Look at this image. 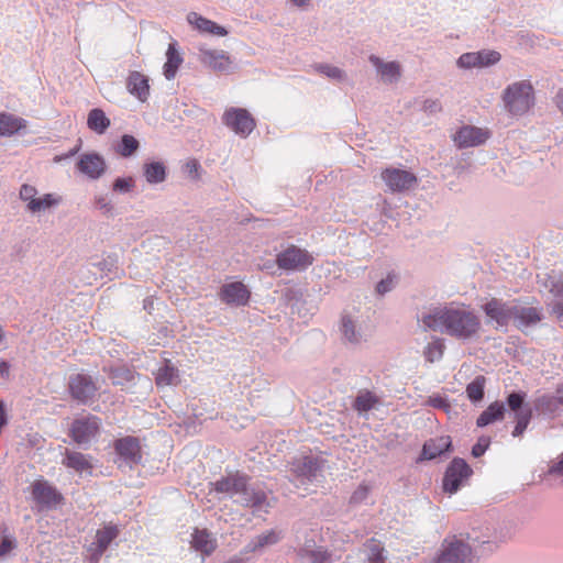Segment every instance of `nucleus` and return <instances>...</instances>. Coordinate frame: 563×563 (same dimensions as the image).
<instances>
[{
    "label": "nucleus",
    "mask_w": 563,
    "mask_h": 563,
    "mask_svg": "<svg viewBox=\"0 0 563 563\" xmlns=\"http://www.w3.org/2000/svg\"><path fill=\"white\" fill-rule=\"evenodd\" d=\"M427 329L440 331L456 339L466 340L475 335L481 327L478 317L464 305L450 303L437 307L421 319Z\"/></svg>",
    "instance_id": "1"
},
{
    "label": "nucleus",
    "mask_w": 563,
    "mask_h": 563,
    "mask_svg": "<svg viewBox=\"0 0 563 563\" xmlns=\"http://www.w3.org/2000/svg\"><path fill=\"white\" fill-rule=\"evenodd\" d=\"M505 108L514 115H521L533 104V87L527 81H518L508 86L503 95Z\"/></svg>",
    "instance_id": "2"
},
{
    "label": "nucleus",
    "mask_w": 563,
    "mask_h": 563,
    "mask_svg": "<svg viewBox=\"0 0 563 563\" xmlns=\"http://www.w3.org/2000/svg\"><path fill=\"white\" fill-rule=\"evenodd\" d=\"M473 559L472 548L456 536L443 540L441 549L434 559V563H471Z\"/></svg>",
    "instance_id": "3"
},
{
    "label": "nucleus",
    "mask_w": 563,
    "mask_h": 563,
    "mask_svg": "<svg viewBox=\"0 0 563 563\" xmlns=\"http://www.w3.org/2000/svg\"><path fill=\"white\" fill-rule=\"evenodd\" d=\"M313 263V256L305 249L290 245L276 257V264L284 271H305Z\"/></svg>",
    "instance_id": "4"
},
{
    "label": "nucleus",
    "mask_w": 563,
    "mask_h": 563,
    "mask_svg": "<svg viewBox=\"0 0 563 563\" xmlns=\"http://www.w3.org/2000/svg\"><path fill=\"white\" fill-rule=\"evenodd\" d=\"M120 529L108 523L96 532L95 541L86 549V558L90 563H98L111 542L118 538Z\"/></svg>",
    "instance_id": "5"
},
{
    "label": "nucleus",
    "mask_w": 563,
    "mask_h": 563,
    "mask_svg": "<svg viewBox=\"0 0 563 563\" xmlns=\"http://www.w3.org/2000/svg\"><path fill=\"white\" fill-rule=\"evenodd\" d=\"M471 475L472 468L470 465L463 459H454L445 471L443 490L449 494L456 493Z\"/></svg>",
    "instance_id": "6"
},
{
    "label": "nucleus",
    "mask_w": 563,
    "mask_h": 563,
    "mask_svg": "<svg viewBox=\"0 0 563 563\" xmlns=\"http://www.w3.org/2000/svg\"><path fill=\"white\" fill-rule=\"evenodd\" d=\"M223 123L241 136H247L255 129V120L242 108H230L222 117Z\"/></svg>",
    "instance_id": "7"
},
{
    "label": "nucleus",
    "mask_w": 563,
    "mask_h": 563,
    "mask_svg": "<svg viewBox=\"0 0 563 563\" xmlns=\"http://www.w3.org/2000/svg\"><path fill=\"white\" fill-rule=\"evenodd\" d=\"M382 179L393 192L410 190L418 183V178L413 173L395 167L383 169Z\"/></svg>",
    "instance_id": "8"
},
{
    "label": "nucleus",
    "mask_w": 563,
    "mask_h": 563,
    "mask_svg": "<svg viewBox=\"0 0 563 563\" xmlns=\"http://www.w3.org/2000/svg\"><path fill=\"white\" fill-rule=\"evenodd\" d=\"M100 423V419L96 416L76 419L69 434L77 444L87 443L99 432Z\"/></svg>",
    "instance_id": "9"
},
{
    "label": "nucleus",
    "mask_w": 563,
    "mask_h": 563,
    "mask_svg": "<svg viewBox=\"0 0 563 563\" xmlns=\"http://www.w3.org/2000/svg\"><path fill=\"white\" fill-rule=\"evenodd\" d=\"M76 167L79 173L90 179L100 178L107 168L104 158L97 153L81 154L77 161Z\"/></svg>",
    "instance_id": "10"
},
{
    "label": "nucleus",
    "mask_w": 563,
    "mask_h": 563,
    "mask_svg": "<svg viewBox=\"0 0 563 563\" xmlns=\"http://www.w3.org/2000/svg\"><path fill=\"white\" fill-rule=\"evenodd\" d=\"M489 136L490 132L487 129L465 125L456 132L454 142L459 147H472L485 143Z\"/></svg>",
    "instance_id": "11"
},
{
    "label": "nucleus",
    "mask_w": 563,
    "mask_h": 563,
    "mask_svg": "<svg viewBox=\"0 0 563 563\" xmlns=\"http://www.w3.org/2000/svg\"><path fill=\"white\" fill-rule=\"evenodd\" d=\"M34 500L44 507H55L63 501V496L55 487L45 481H35L32 484Z\"/></svg>",
    "instance_id": "12"
},
{
    "label": "nucleus",
    "mask_w": 563,
    "mask_h": 563,
    "mask_svg": "<svg viewBox=\"0 0 563 563\" xmlns=\"http://www.w3.org/2000/svg\"><path fill=\"white\" fill-rule=\"evenodd\" d=\"M68 385L71 397L80 402H86L97 390L93 380L86 374L71 376Z\"/></svg>",
    "instance_id": "13"
},
{
    "label": "nucleus",
    "mask_w": 563,
    "mask_h": 563,
    "mask_svg": "<svg viewBox=\"0 0 563 563\" xmlns=\"http://www.w3.org/2000/svg\"><path fill=\"white\" fill-rule=\"evenodd\" d=\"M220 299L227 305L245 306L251 297L247 287L241 282H233L222 286Z\"/></svg>",
    "instance_id": "14"
},
{
    "label": "nucleus",
    "mask_w": 563,
    "mask_h": 563,
    "mask_svg": "<svg viewBox=\"0 0 563 563\" xmlns=\"http://www.w3.org/2000/svg\"><path fill=\"white\" fill-rule=\"evenodd\" d=\"M199 59L205 66L220 73L229 71L233 65L231 56L224 51L201 48Z\"/></svg>",
    "instance_id": "15"
},
{
    "label": "nucleus",
    "mask_w": 563,
    "mask_h": 563,
    "mask_svg": "<svg viewBox=\"0 0 563 563\" xmlns=\"http://www.w3.org/2000/svg\"><path fill=\"white\" fill-rule=\"evenodd\" d=\"M247 482L249 477L246 475L236 472L220 478L212 485L217 493L234 495L246 493Z\"/></svg>",
    "instance_id": "16"
},
{
    "label": "nucleus",
    "mask_w": 563,
    "mask_h": 563,
    "mask_svg": "<svg viewBox=\"0 0 563 563\" xmlns=\"http://www.w3.org/2000/svg\"><path fill=\"white\" fill-rule=\"evenodd\" d=\"M483 310L485 314L498 325H507L514 314V306H509L497 298H492L486 302Z\"/></svg>",
    "instance_id": "17"
},
{
    "label": "nucleus",
    "mask_w": 563,
    "mask_h": 563,
    "mask_svg": "<svg viewBox=\"0 0 563 563\" xmlns=\"http://www.w3.org/2000/svg\"><path fill=\"white\" fill-rule=\"evenodd\" d=\"M126 89L141 102H145L150 97L148 78L140 71H130L126 78Z\"/></svg>",
    "instance_id": "18"
},
{
    "label": "nucleus",
    "mask_w": 563,
    "mask_h": 563,
    "mask_svg": "<svg viewBox=\"0 0 563 563\" xmlns=\"http://www.w3.org/2000/svg\"><path fill=\"white\" fill-rule=\"evenodd\" d=\"M114 449L121 457L130 462L136 463L142 457L140 442L133 437H124L117 440Z\"/></svg>",
    "instance_id": "19"
},
{
    "label": "nucleus",
    "mask_w": 563,
    "mask_h": 563,
    "mask_svg": "<svg viewBox=\"0 0 563 563\" xmlns=\"http://www.w3.org/2000/svg\"><path fill=\"white\" fill-rule=\"evenodd\" d=\"M187 21L200 33H207L217 36H225L228 34V31L223 26L207 18H203L197 12L188 13Z\"/></svg>",
    "instance_id": "20"
},
{
    "label": "nucleus",
    "mask_w": 563,
    "mask_h": 563,
    "mask_svg": "<svg viewBox=\"0 0 563 563\" xmlns=\"http://www.w3.org/2000/svg\"><path fill=\"white\" fill-rule=\"evenodd\" d=\"M516 325L519 329H523L530 325H534L541 321L540 310L534 307H516L514 306V314Z\"/></svg>",
    "instance_id": "21"
},
{
    "label": "nucleus",
    "mask_w": 563,
    "mask_h": 563,
    "mask_svg": "<svg viewBox=\"0 0 563 563\" xmlns=\"http://www.w3.org/2000/svg\"><path fill=\"white\" fill-rule=\"evenodd\" d=\"M191 545L203 555H210L217 548V541L206 529H195L191 536Z\"/></svg>",
    "instance_id": "22"
},
{
    "label": "nucleus",
    "mask_w": 563,
    "mask_h": 563,
    "mask_svg": "<svg viewBox=\"0 0 563 563\" xmlns=\"http://www.w3.org/2000/svg\"><path fill=\"white\" fill-rule=\"evenodd\" d=\"M25 128L26 121L23 118L0 112V136H12Z\"/></svg>",
    "instance_id": "23"
},
{
    "label": "nucleus",
    "mask_w": 563,
    "mask_h": 563,
    "mask_svg": "<svg viewBox=\"0 0 563 563\" xmlns=\"http://www.w3.org/2000/svg\"><path fill=\"white\" fill-rule=\"evenodd\" d=\"M451 446L450 437L430 439L423 444L421 460H432L448 451Z\"/></svg>",
    "instance_id": "24"
},
{
    "label": "nucleus",
    "mask_w": 563,
    "mask_h": 563,
    "mask_svg": "<svg viewBox=\"0 0 563 563\" xmlns=\"http://www.w3.org/2000/svg\"><path fill=\"white\" fill-rule=\"evenodd\" d=\"M63 464L66 467L73 468L78 473H82L86 471L90 472L92 470L90 459L87 455L75 451L66 450Z\"/></svg>",
    "instance_id": "25"
},
{
    "label": "nucleus",
    "mask_w": 563,
    "mask_h": 563,
    "mask_svg": "<svg viewBox=\"0 0 563 563\" xmlns=\"http://www.w3.org/2000/svg\"><path fill=\"white\" fill-rule=\"evenodd\" d=\"M505 406L500 401L492 402L477 418V427H486L504 418Z\"/></svg>",
    "instance_id": "26"
},
{
    "label": "nucleus",
    "mask_w": 563,
    "mask_h": 563,
    "mask_svg": "<svg viewBox=\"0 0 563 563\" xmlns=\"http://www.w3.org/2000/svg\"><path fill=\"white\" fill-rule=\"evenodd\" d=\"M372 64L378 69L382 79L386 82H393L400 77V66L396 62L383 63L378 57H369Z\"/></svg>",
    "instance_id": "27"
},
{
    "label": "nucleus",
    "mask_w": 563,
    "mask_h": 563,
    "mask_svg": "<svg viewBox=\"0 0 563 563\" xmlns=\"http://www.w3.org/2000/svg\"><path fill=\"white\" fill-rule=\"evenodd\" d=\"M176 42L168 45L166 52V63L164 64V76L169 80L176 76L179 66L183 63V57L176 48Z\"/></svg>",
    "instance_id": "28"
},
{
    "label": "nucleus",
    "mask_w": 563,
    "mask_h": 563,
    "mask_svg": "<svg viewBox=\"0 0 563 563\" xmlns=\"http://www.w3.org/2000/svg\"><path fill=\"white\" fill-rule=\"evenodd\" d=\"M320 467L321 465L318 459L311 456H303L294 463V472L297 474V476L306 478L314 477L320 471Z\"/></svg>",
    "instance_id": "29"
},
{
    "label": "nucleus",
    "mask_w": 563,
    "mask_h": 563,
    "mask_svg": "<svg viewBox=\"0 0 563 563\" xmlns=\"http://www.w3.org/2000/svg\"><path fill=\"white\" fill-rule=\"evenodd\" d=\"M364 554L367 563H387L384 545L376 539H371L364 544Z\"/></svg>",
    "instance_id": "30"
},
{
    "label": "nucleus",
    "mask_w": 563,
    "mask_h": 563,
    "mask_svg": "<svg viewBox=\"0 0 563 563\" xmlns=\"http://www.w3.org/2000/svg\"><path fill=\"white\" fill-rule=\"evenodd\" d=\"M87 125L91 131L103 134L110 126V119L106 115L103 110L95 108L88 113Z\"/></svg>",
    "instance_id": "31"
},
{
    "label": "nucleus",
    "mask_w": 563,
    "mask_h": 563,
    "mask_svg": "<svg viewBox=\"0 0 563 563\" xmlns=\"http://www.w3.org/2000/svg\"><path fill=\"white\" fill-rule=\"evenodd\" d=\"M155 383L158 387L177 385L179 383L178 369L170 365L169 362H166V364L157 371Z\"/></svg>",
    "instance_id": "32"
},
{
    "label": "nucleus",
    "mask_w": 563,
    "mask_h": 563,
    "mask_svg": "<svg viewBox=\"0 0 563 563\" xmlns=\"http://www.w3.org/2000/svg\"><path fill=\"white\" fill-rule=\"evenodd\" d=\"M379 402L378 397L368 390L358 393L354 400V409L358 412H366L373 409Z\"/></svg>",
    "instance_id": "33"
},
{
    "label": "nucleus",
    "mask_w": 563,
    "mask_h": 563,
    "mask_svg": "<svg viewBox=\"0 0 563 563\" xmlns=\"http://www.w3.org/2000/svg\"><path fill=\"white\" fill-rule=\"evenodd\" d=\"M144 176L151 184L162 183L166 178L165 166L159 162H153L144 165Z\"/></svg>",
    "instance_id": "34"
},
{
    "label": "nucleus",
    "mask_w": 563,
    "mask_h": 563,
    "mask_svg": "<svg viewBox=\"0 0 563 563\" xmlns=\"http://www.w3.org/2000/svg\"><path fill=\"white\" fill-rule=\"evenodd\" d=\"M299 555L305 563H331L330 554L321 548L314 550L301 549Z\"/></svg>",
    "instance_id": "35"
},
{
    "label": "nucleus",
    "mask_w": 563,
    "mask_h": 563,
    "mask_svg": "<svg viewBox=\"0 0 563 563\" xmlns=\"http://www.w3.org/2000/svg\"><path fill=\"white\" fill-rule=\"evenodd\" d=\"M486 385V378L483 375L476 376L467 386L466 395L473 402L481 401L484 398V389Z\"/></svg>",
    "instance_id": "36"
},
{
    "label": "nucleus",
    "mask_w": 563,
    "mask_h": 563,
    "mask_svg": "<svg viewBox=\"0 0 563 563\" xmlns=\"http://www.w3.org/2000/svg\"><path fill=\"white\" fill-rule=\"evenodd\" d=\"M280 536L276 530H269L265 533L257 536L249 545V550L254 552L266 545L275 544L279 541Z\"/></svg>",
    "instance_id": "37"
},
{
    "label": "nucleus",
    "mask_w": 563,
    "mask_h": 563,
    "mask_svg": "<svg viewBox=\"0 0 563 563\" xmlns=\"http://www.w3.org/2000/svg\"><path fill=\"white\" fill-rule=\"evenodd\" d=\"M59 201L60 199L58 197H55L52 194H46L43 197H36L35 200H32L27 210L32 213H36L49 209L51 207L59 203Z\"/></svg>",
    "instance_id": "38"
},
{
    "label": "nucleus",
    "mask_w": 563,
    "mask_h": 563,
    "mask_svg": "<svg viewBox=\"0 0 563 563\" xmlns=\"http://www.w3.org/2000/svg\"><path fill=\"white\" fill-rule=\"evenodd\" d=\"M243 495L245 496L244 505L247 507L262 508L263 506L268 505L267 496L263 490L249 492L246 488V493H243Z\"/></svg>",
    "instance_id": "39"
},
{
    "label": "nucleus",
    "mask_w": 563,
    "mask_h": 563,
    "mask_svg": "<svg viewBox=\"0 0 563 563\" xmlns=\"http://www.w3.org/2000/svg\"><path fill=\"white\" fill-rule=\"evenodd\" d=\"M531 416L532 412L530 408H525V410L515 413L516 426L512 431L514 437H520L525 432L531 420Z\"/></svg>",
    "instance_id": "40"
},
{
    "label": "nucleus",
    "mask_w": 563,
    "mask_h": 563,
    "mask_svg": "<svg viewBox=\"0 0 563 563\" xmlns=\"http://www.w3.org/2000/svg\"><path fill=\"white\" fill-rule=\"evenodd\" d=\"M139 148V141L129 134L122 136L121 143L117 147V152L123 156H131Z\"/></svg>",
    "instance_id": "41"
},
{
    "label": "nucleus",
    "mask_w": 563,
    "mask_h": 563,
    "mask_svg": "<svg viewBox=\"0 0 563 563\" xmlns=\"http://www.w3.org/2000/svg\"><path fill=\"white\" fill-rule=\"evenodd\" d=\"M444 351V344L441 340H435L429 343L424 350L426 360L430 363L439 361Z\"/></svg>",
    "instance_id": "42"
},
{
    "label": "nucleus",
    "mask_w": 563,
    "mask_h": 563,
    "mask_svg": "<svg viewBox=\"0 0 563 563\" xmlns=\"http://www.w3.org/2000/svg\"><path fill=\"white\" fill-rule=\"evenodd\" d=\"M371 494V487L367 484H361L352 493L350 504L358 505L364 503Z\"/></svg>",
    "instance_id": "43"
},
{
    "label": "nucleus",
    "mask_w": 563,
    "mask_h": 563,
    "mask_svg": "<svg viewBox=\"0 0 563 563\" xmlns=\"http://www.w3.org/2000/svg\"><path fill=\"white\" fill-rule=\"evenodd\" d=\"M478 57V62H481V65L478 67H486L489 65H494L499 62L500 54L496 51H481L476 52Z\"/></svg>",
    "instance_id": "44"
},
{
    "label": "nucleus",
    "mask_w": 563,
    "mask_h": 563,
    "mask_svg": "<svg viewBox=\"0 0 563 563\" xmlns=\"http://www.w3.org/2000/svg\"><path fill=\"white\" fill-rule=\"evenodd\" d=\"M478 57L476 52L462 54L457 59V65L461 68L478 67V65H481Z\"/></svg>",
    "instance_id": "45"
},
{
    "label": "nucleus",
    "mask_w": 563,
    "mask_h": 563,
    "mask_svg": "<svg viewBox=\"0 0 563 563\" xmlns=\"http://www.w3.org/2000/svg\"><path fill=\"white\" fill-rule=\"evenodd\" d=\"M317 70L333 79H343L344 77V74L340 68L328 64L318 65Z\"/></svg>",
    "instance_id": "46"
},
{
    "label": "nucleus",
    "mask_w": 563,
    "mask_h": 563,
    "mask_svg": "<svg viewBox=\"0 0 563 563\" xmlns=\"http://www.w3.org/2000/svg\"><path fill=\"white\" fill-rule=\"evenodd\" d=\"M37 190L34 186L24 184L20 188V199L26 202V208L31 206V201L35 200Z\"/></svg>",
    "instance_id": "47"
},
{
    "label": "nucleus",
    "mask_w": 563,
    "mask_h": 563,
    "mask_svg": "<svg viewBox=\"0 0 563 563\" xmlns=\"http://www.w3.org/2000/svg\"><path fill=\"white\" fill-rule=\"evenodd\" d=\"M526 395L522 393H511L507 397V404L509 408L516 412L521 411L522 404L525 401Z\"/></svg>",
    "instance_id": "48"
},
{
    "label": "nucleus",
    "mask_w": 563,
    "mask_h": 563,
    "mask_svg": "<svg viewBox=\"0 0 563 563\" xmlns=\"http://www.w3.org/2000/svg\"><path fill=\"white\" fill-rule=\"evenodd\" d=\"M342 332L344 334V336L351 341V342H354L356 341V334H355V329H354V324L352 322V320L347 317H343L342 318Z\"/></svg>",
    "instance_id": "49"
},
{
    "label": "nucleus",
    "mask_w": 563,
    "mask_h": 563,
    "mask_svg": "<svg viewBox=\"0 0 563 563\" xmlns=\"http://www.w3.org/2000/svg\"><path fill=\"white\" fill-rule=\"evenodd\" d=\"M490 444V439L486 437H482L478 439L476 444L472 448V454L475 457L482 456Z\"/></svg>",
    "instance_id": "50"
},
{
    "label": "nucleus",
    "mask_w": 563,
    "mask_h": 563,
    "mask_svg": "<svg viewBox=\"0 0 563 563\" xmlns=\"http://www.w3.org/2000/svg\"><path fill=\"white\" fill-rule=\"evenodd\" d=\"M427 404L433 408L449 410L450 404L446 398L440 396V395H433L430 396L427 400Z\"/></svg>",
    "instance_id": "51"
},
{
    "label": "nucleus",
    "mask_w": 563,
    "mask_h": 563,
    "mask_svg": "<svg viewBox=\"0 0 563 563\" xmlns=\"http://www.w3.org/2000/svg\"><path fill=\"white\" fill-rule=\"evenodd\" d=\"M550 291L554 295H563V275H551L549 277Z\"/></svg>",
    "instance_id": "52"
},
{
    "label": "nucleus",
    "mask_w": 563,
    "mask_h": 563,
    "mask_svg": "<svg viewBox=\"0 0 563 563\" xmlns=\"http://www.w3.org/2000/svg\"><path fill=\"white\" fill-rule=\"evenodd\" d=\"M558 405L563 406V383L558 386L555 395L547 400V406L550 409L555 408Z\"/></svg>",
    "instance_id": "53"
},
{
    "label": "nucleus",
    "mask_w": 563,
    "mask_h": 563,
    "mask_svg": "<svg viewBox=\"0 0 563 563\" xmlns=\"http://www.w3.org/2000/svg\"><path fill=\"white\" fill-rule=\"evenodd\" d=\"M134 186L132 178H117L113 183V190L115 191H130Z\"/></svg>",
    "instance_id": "54"
},
{
    "label": "nucleus",
    "mask_w": 563,
    "mask_h": 563,
    "mask_svg": "<svg viewBox=\"0 0 563 563\" xmlns=\"http://www.w3.org/2000/svg\"><path fill=\"white\" fill-rule=\"evenodd\" d=\"M185 170L186 173L192 178V179H199L200 178V174H199V170H200V164L198 163L197 159H189L186 164H185Z\"/></svg>",
    "instance_id": "55"
},
{
    "label": "nucleus",
    "mask_w": 563,
    "mask_h": 563,
    "mask_svg": "<svg viewBox=\"0 0 563 563\" xmlns=\"http://www.w3.org/2000/svg\"><path fill=\"white\" fill-rule=\"evenodd\" d=\"M395 278L396 275L389 274L386 279L380 280L376 287L377 292L384 295L385 292L389 291L391 289Z\"/></svg>",
    "instance_id": "56"
},
{
    "label": "nucleus",
    "mask_w": 563,
    "mask_h": 563,
    "mask_svg": "<svg viewBox=\"0 0 563 563\" xmlns=\"http://www.w3.org/2000/svg\"><path fill=\"white\" fill-rule=\"evenodd\" d=\"M345 563H367V560L363 551H357L349 554Z\"/></svg>",
    "instance_id": "57"
},
{
    "label": "nucleus",
    "mask_w": 563,
    "mask_h": 563,
    "mask_svg": "<svg viewBox=\"0 0 563 563\" xmlns=\"http://www.w3.org/2000/svg\"><path fill=\"white\" fill-rule=\"evenodd\" d=\"M15 547L14 541L4 537L0 542V556L7 555Z\"/></svg>",
    "instance_id": "58"
},
{
    "label": "nucleus",
    "mask_w": 563,
    "mask_h": 563,
    "mask_svg": "<svg viewBox=\"0 0 563 563\" xmlns=\"http://www.w3.org/2000/svg\"><path fill=\"white\" fill-rule=\"evenodd\" d=\"M423 108L426 111L433 113L441 110V103L439 102V100H426L423 103Z\"/></svg>",
    "instance_id": "59"
},
{
    "label": "nucleus",
    "mask_w": 563,
    "mask_h": 563,
    "mask_svg": "<svg viewBox=\"0 0 563 563\" xmlns=\"http://www.w3.org/2000/svg\"><path fill=\"white\" fill-rule=\"evenodd\" d=\"M121 372L125 374V379H130V377H131V373H130L129 371L120 369V368H118V369H111V371L109 372V376H110V378H111V379H113V383H114V384H120V383H121V382L118 379V378H119V376H120L119 374H120Z\"/></svg>",
    "instance_id": "60"
},
{
    "label": "nucleus",
    "mask_w": 563,
    "mask_h": 563,
    "mask_svg": "<svg viewBox=\"0 0 563 563\" xmlns=\"http://www.w3.org/2000/svg\"><path fill=\"white\" fill-rule=\"evenodd\" d=\"M97 206L100 208V209H103L106 211H110L111 210V205L110 202L103 198V197H100L97 199L96 201Z\"/></svg>",
    "instance_id": "61"
},
{
    "label": "nucleus",
    "mask_w": 563,
    "mask_h": 563,
    "mask_svg": "<svg viewBox=\"0 0 563 563\" xmlns=\"http://www.w3.org/2000/svg\"><path fill=\"white\" fill-rule=\"evenodd\" d=\"M9 373H10V365H9V363L5 362V361H1L0 362V375L3 378H8L9 377Z\"/></svg>",
    "instance_id": "62"
},
{
    "label": "nucleus",
    "mask_w": 563,
    "mask_h": 563,
    "mask_svg": "<svg viewBox=\"0 0 563 563\" xmlns=\"http://www.w3.org/2000/svg\"><path fill=\"white\" fill-rule=\"evenodd\" d=\"M551 474H563V457L550 468Z\"/></svg>",
    "instance_id": "63"
},
{
    "label": "nucleus",
    "mask_w": 563,
    "mask_h": 563,
    "mask_svg": "<svg viewBox=\"0 0 563 563\" xmlns=\"http://www.w3.org/2000/svg\"><path fill=\"white\" fill-rule=\"evenodd\" d=\"M553 312H554L558 317H562V316H563V300L558 301V302L553 306Z\"/></svg>",
    "instance_id": "64"
}]
</instances>
